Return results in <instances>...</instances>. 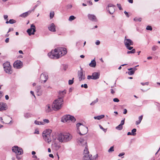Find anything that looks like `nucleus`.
I'll return each instance as SVG.
<instances>
[{
    "label": "nucleus",
    "instance_id": "1",
    "mask_svg": "<svg viewBox=\"0 0 160 160\" xmlns=\"http://www.w3.org/2000/svg\"><path fill=\"white\" fill-rule=\"evenodd\" d=\"M67 53L66 49L63 48H55L54 51H51L48 53L49 58L52 59H58L61 57L62 55Z\"/></svg>",
    "mask_w": 160,
    "mask_h": 160
},
{
    "label": "nucleus",
    "instance_id": "2",
    "mask_svg": "<svg viewBox=\"0 0 160 160\" xmlns=\"http://www.w3.org/2000/svg\"><path fill=\"white\" fill-rule=\"evenodd\" d=\"M72 136L69 133H61L59 135L58 139L60 142H67L71 140Z\"/></svg>",
    "mask_w": 160,
    "mask_h": 160
},
{
    "label": "nucleus",
    "instance_id": "3",
    "mask_svg": "<svg viewBox=\"0 0 160 160\" xmlns=\"http://www.w3.org/2000/svg\"><path fill=\"white\" fill-rule=\"evenodd\" d=\"M52 130L50 129H46L43 131L42 133L43 139L46 142L49 143L51 141L50 134Z\"/></svg>",
    "mask_w": 160,
    "mask_h": 160
},
{
    "label": "nucleus",
    "instance_id": "4",
    "mask_svg": "<svg viewBox=\"0 0 160 160\" xmlns=\"http://www.w3.org/2000/svg\"><path fill=\"white\" fill-rule=\"evenodd\" d=\"M63 100L60 98V100L57 99L55 100L52 104V108L55 111L60 109L62 106Z\"/></svg>",
    "mask_w": 160,
    "mask_h": 160
},
{
    "label": "nucleus",
    "instance_id": "5",
    "mask_svg": "<svg viewBox=\"0 0 160 160\" xmlns=\"http://www.w3.org/2000/svg\"><path fill=\"white\" fill-rule=\"evenodd\" d=\"M78 142L80 145L82 146L85 147V149L83 152V154L84 155L88 154L89 152L88 148V145L86 141L83 138H80L78 141Z\"/></svg>",
    "mask_w": 160,
    "mask_h": 160
},
{
    "label": "nucleus",
    "instance_id": "6",
    "mask_svg": "<svg viewBox=\"0 0 160 160\" xmlns=\"http://www.w3.org/2000/svg\"><path fill=\"white\" fill-rule=\"evenodd\" d=\"M3 66L4 71L6 73L9 74H11L12 73V71L11 69V67L9 62H7L4 63L3 64Z\"/></svg>",
    "mask_w": 160,
    "mask_h": 160
},
{
    "label": "nucleus",
    "instance_id": "7",
    "mask_svg": "<svg viewBox=\"0 0 160 160\" xmlns=\"http://www.w3.org/2000/svg\"><path fill=\"white\" fill-rule=\"evenodd\" d=\"M70 120L73 122H75L76 121L75 118L74 116L67 114L64 115L62 118L61 121L63 122H66Z\"/></svg>",
    "mask_w": 160,
    "mask_h": 160
},
{
    "label": "nucleus",
    "instance_id": "8",
    "mask_svg": "<svg viewBox=\"0 0 160 160\" xmlns=\"http://www.w3.org/2000/svg\"><path fill=\"white\" fill-rule=\"evenodd\" d=\"M12 150L13 152L15 153L17 155H21L23 153L22 149L17 146H15L12 147Z\"/></svg>",
    "mask_w": 160,
    "mask_h": 160
},
{
    "label": "nucleus",
    "instance_id": "9",
    "mask_svg": "<svg viewBox=\"0 0 160 160\" xmlns=\"http://www.w3.org/2000/svg\"><path fill=\"white\" fill-rule=\"evenodd\" d=\"M28 35L31 36L32 35L34 34L35 32H36V27L33 24H32L31 25V27L28 29L27 31Z\"/></svg>",
    "mask_w": 160,
    "mask_h": 160
},
{
    "label": "nucleus",
    "instance_id": "10",
    "mask_svg": "<svg viewBox=\"0 0 160 160\" xmlns=\"http://www.w3.org/2000/svg\"><path fill=\"white\" fill-rule=\"evenodd\" d=\"M23 65L22 62L19 60H17L13 63V67L17 69L21 68Z\"/></svg>",
    "mask_w": 160,
    "mask_h": 160
},
{
    "label": "nucleus",
    "instance_id": "11",
    "mask_svg": "<svg viewBox=\"0 0 160 160\" xmlns=\"http://www.w3.org/2000/svg\"><path fill=\"white\" fill-rule=\"evenodd\" d=\"M106 9L110 14H112L115 11L114 6L112 4H109L106 8Z\"/></svg>",
    "mask_w": 160,
    "mask_h": 160
},
{
    "label": "nucleus",
    "instance_id": "12",
    "mask_svg": "<svg viewBox=\"0 0 160 160\" xmlns=\"http://www.w3.org/2000/svg\"><path fill=\"white\" fill-rule=\"evenodd\" d=\"M48 79V76L46 73L44 72L42 73L40 76V79L41 82L45 83Z\"/></svg>",
    "mask_w": 160,
    "mask_h": 160
},
{
    "label": "nucleus",
    "instance_id": "13",
    "mask_svg": "<svg viewBox=\"0 0 160 160\" xmlns=\"http://www.w3.org/2000/svg\"><path fill=\"white\" fill-rule=\"evenodd\" d=\"M124 43L126 47L130 45H133V42L130 39H127L126 37H125L124 40Z\"/></svg>",
    "mask_w": 160,
    "mask_h": 160
},
{
    "label": "nucleus",
    "instance_id": "14",
    "mask_svg": "<svg viewBox=\"0 0 160 160\" xmlns=\"http://www.w3.org/2000/svg\"><path fill=\"white\" fill-rule=\"evenodd\" d=\"M78 77L79 80L80 81H82V79L84 80L85 79V75H83L82 69L81 68L80 71L78 72Z\"/></svg>",
    "mask_w": 160,
    "mask_h": 160
},
{
    "label": "nucleus",
    "instance_id": "15",
    "mask_svg": "<svg viewBox=\"0 0 160 160\" xmlns=\"http://www.w3.org/2000/svg\"><path fill=\"white\" fill-rule=\"evenodd\" d=\"M81 131L82 133H81V132L79 131V134L81 136L83 135H85L88 132V128L84 126H82V127Z\"/></svg>",
    "mask_w": 160,
    "mask_h": 160
},
{
    "label": "nucleus",
    "instance_id": "16",
    "mask_svg": "<svg viewBox=\"0 0 160 160\" xmlns=\"http://www.w3.org/2000/svg\"><path fill=\"white\" fill-rule=\"evenodd\" d=\"M8 109L7 104L3 102H0V111H3Z\"/></svg>",
    "mask_w": 160,
    "mask_h": 160
},
{
    "label": "nucleus",
    "instance_id": "17",
    "mask_svg": "<svg viewBox=\"0 0 160 160\" xmlns=\"http://www.w3.org/2000/svg\"><path fill=\"white\" fill-rule=\"evenodd\" d=\"M66 93V92L65 90L62 91H59L58 92L59 98L58 99L60 100V99L61 98L62 100H63V98Z\"/></svg>",
    "mask_w": 160,
    "mask_h": 160
},
{
    "label": "nucleus",
    "instance_id": "18",
    "mask_svg": "<svg viewBox=\"0 0 160 160\" xmlns=\"http://www.w3.org/2000/svg\"><path fill=\"white\" fill-rule=\"evenodd\" d=\"M88 19L91 21L93 22H97V18L95 15L93 14H89L88 15Z\"/></svg>",
    "mask_w": 160,
    "mask_h": 160
},
{
    "label": "nucleus",
    "instance_id": "19",
    "mask_svg": "<svg viewBox=\"0 0 160 160\" xmlns=\"http://www.w3.org/2000/svg\"><path fill=\"white\" fill-rule=\"evenodd\" d=\"M48 29L51 32H55L56 31V26L53 23H52L49 25L48 27Z\"/></svg>",
    "mask_w": 160,
    "mask_h": 160
},
{
    "label": "nucleus",
    "instance_id": "20",
    "mask_svg": "<svg viewBox=\"0 0 160 160\" xmlns=\"http://www.w3.org/2000/svg\"><path fill=\"white\" fill-rule=\"evenodd\" d=\"M100 75V73L99 72H94L92 73V79H98L99 78Z\"/></svg>",
    "mask_w": 160,
    "mask_h": 160
},
{
    "label": "nucleus",
    "instance_id": "21",
    "mask_svg": "<svg viewBox=\"0 0 160 160\" xmlns=\"http://www.w3.org/2000/svg\"><path fill=\"white\" fill-rule=\"evenodd\" d=\"M52 110V106L51 107L50 105L48 104L45 107V110L46 112L49 113L51 112Z\"/></svg>",
    "mask_w": 160,
    "mask_h": 160
},
{
    "label": "nucleus",
    "instance_id": "22",
    "mask_svg": "<svg viewBox=\"0 0 160 160\" xmlns=\"http://www.w3.org/2000/svg\"><path fill=\"white\" fill-rule=\"evenodd\" d=\"M92 157V155L91 154H86L84 155L82 160H92L91 159V157Z\"/></svg>",
    "mask_w": 160,
    "mask_h": 160
},
{
    "label": "nucleus",
    "instance_id": "23",
    "mask_svg": "<svg viewBox=\"0 0 160 160\" xmlns=\"http://www.w3.org/2000/svg\"><path fill=\"white\" fill-rule=\"evenodd\" d=\"M32 12V11L29 10L27 12H24L20 15L19 16L22 18H26Z\"/></svg>",
    "mask_w": 160,
    "mask_h": 160
},
{
    "label": "nucleus",
    "instance_id": "24",
    "mask_svg": "<svg viewBox=\"0 0 160 160\" xmlns=\"http://www.w3.org/2000/svg\"><path fill=\"white\" fill-rule=\"evenodd\" d=\"M52 146L54 149L56 150H58L60 147V146L56 142H54L53 144H52Z\"/></svg>",
    "mask_w": 160,
    "mask_h": 160
},
{
    "label": "nucleus",
    "instance_id": "25",
    "mask_svg": "<svg viewBox=\"0 0 160 160\" xmlns=\"http://www.w3.org/2000/svg\"><path fill=\"white\" fill-rule=\"evenodd\" d=\"M89 65L90 67L93 68L95 67L96 65V63L95 58L91 61Z\"/></svg>",
    "mask_w": 160,
    "mask_h": 160
},
{
    "label": "nucleus",
    "instance_id": "26",
    "mask_svg": "<svg viewBox=\"0 0 160 160\" xmlns=\"http://www.w3.org/2000/svg\"><path fill=\"white\" fill-rule=\"evenodd\" d=\"M142 118H143V115H141V116H140L139 117L138 120L136 122V125H138L140 123L141 121L142 120Z\"/></svg>",
    "mask_w": 160,
    "mask_h": 160
},
{
    "label": "nucleus",
    "instance_id": "27",
    "mask_svg": "<svg viewBox=\"0 0 160 160\" xmlns=\"http://www.w3.org/2000/svg\"><path fill=\"white\" fill-rule=\"evenodd\" d=\"M24 116L26 118H28L32 117V115L31 113H26L24 114Z\"/></svg>",
    "mask_w": 160,
    "mask_h": 160
},
{
    "label": "nucleus",
    "instance_id": "28",
    "mask_svg": "<svg viewBox=\"0 0 160 160\" xmlns=\"http://www.w3.org/2000/svg\"><path fill=\"white\" fill-rule=\"evenodd\" d=\"M104 117V115H101L97 116H95L94 117V118L95 119L100 120L101 119L103 118Z\"/></svg>",
    "mask_w": 160,
    "mask_h": 160
},
{
    "label": "nucleus",
    "instance_id": "29",
    "mask_svg": "<svg viewBox=\"0 0 160 160\" xmlns=\"http://www.w3.org/2000/svg\"><path fill=\"white\" fill-rule=\"evenodd\" d=\"M98 101V98H97L94 101H92L90 104V105L91 106L94 105L96 103H97Z\"/></svg>",
    "mask_w": 160,
    "mask_h": 160
},
{
    "label": "nucleus",
    "instance_id": "30",
    "mask_svg": "<svg viewBox=\"0 0 160 160\" xmlns=\"http://www.w3.org/2000/svg\"><path fill=\"white\" fill-rule=\"evenodd\" d=\"M137 131V129L136 128L133 129L131 131L132 134V136H135L136 134V133Z\"/></svg>",
    "mask_w": 160,
    "mask_h": 160
},
{
    "label": "nucleus",
    "instance_id": "31",
    "mask_svg": "<svg viewBox=\"0 0 160 160\" xmlns=\"http://www.w3.org/2000/svg\"><path fill=\"white\" fill-rule=\"evenodd\" d=\"M43 122H39L37 120H35L34 121V123L36 125H43Z\"/></svg>",
    "mask_w": 160,
    "mask_h": 160
},
{
    "label": "nucleus",
    "instance_id": "32",
    "mask_svg": "<svg viewBox=\"0 0 160 160\" xmlns=\"http://www.w3.org/2000/svg\"><path fill=\"white\" fill-rule=\"evenodd\" d=\"M122 128H123L122 126L119 124L118 126H117L115 128L117 130H121L122 129Z\"/></svg>",
    "mask_w": 160,
    "mask_h": 160
},
{
    "label": "nucleus",
    "instance_id": "33",
    "mask_svg": "<svg viewBox=\"0 0 160 160\" xmlns=\"http://www.w3.org/2000/svg\"><path fill=\"white\" fill-rule=\"evenodd\" d=\"M138 66V65L134 67L133 68H128V70H132L133 71H134V72H135V71H136L137 69V68H136V67Z\"/></svg>",
    "mask_w": 160,
    "mask_h": 160
},
{
    "label": "nucleus",
    "instance_id": "34",
    "mask_svg": "<svg viewBox=\"0 0 160 160\" xmlns=\"http://www.w3.org/2000/svg\"><path fill=\"white\" fill-rule=\"evenodd\" d=\"M135 52H136L135 49H133L131 51H128L127 52V53L128 54L134 53Z\"/></svg>",
    "mask_w": 160,
    "mask_h": 160
},
{
    "label": "nucleus",
    "instance_id": "35",
    "mask_svg": "<svg viewBox=\"0 0 160 160\" xmlns=\"http://www.w3.org/2000/svg\"><path fill=\"white\" fill-rule=\"evenodd\" d=\"M158 48V47L156 45L153 46L152 48V50L153 51H156Z\"/></svg>",
    "mask_w": 160,
    "mask_h": 160
},
{
    "label": "nucleus",
    "instance_id": "36",
    "mask_svg": "<svg viewBox=\"0 0 160 160\" xmlns=\"http://www.w3.org/2000/svg\"><path fill=\"white\" fill-rule=\"evenodd\" d=\"M129 71L128 72V74L129 75H133L135 72L134 71H133L132 70H129Z\"/></svg>",
    "mask_w": 160,
    "mask_h": 160
},
{
    "label": "nucleus",
    "instance_id": "37",
    "mask_svg": "<svg viewBox=\"0 0 160 160\" xmlns=\"http://www.w3.org/2000/svg\"><path fill=\"white\" fill-rule=\"evenodd\" d=\"M9 23L12 24L15 23L16 22V21L13 19H11L9 20Z\"/></svg>",
    "mask_w": 160,
    "mask_h": 160
},
{
    "label": "nucleus",
    "instance_id": "38",
    "mask_svg": "<svg viewBox=\"0 0 160 160\" xmlns=\"http://www.w3.org/2000/svg\"><path fill=\"white\" fill-rule=\"evenodd\" d=\"M141 20L142 18H134V20L135 21L141 22Z\"/></svg>",
    "mask_w": 160,
    "mask_h": 160
},
{
    "label": "nucleus",
    "instance_id": "39",
    "mask_svg": "<svg viewBox=\"0 0 160 160\" xmlns=\"http://www.w3.org/2000/svg\"><path fill=\"white\" fill-rule=\"evenodd\" d=\"M75 18V17L74 16H70L69 18V20L70 21H72V20H74Z\"/></svg>",
    "mask_w": 160,
    "mask_h": 160
},
{
    "label": "nucleus",
    "instance_id": "40",
    "mask_svg": "<svg viewBox=\"0 0 160 160\" xmlns=\"http://www.w3.org/2000/svg\"><path fill=\"white\" fill-rule=\"evenodd\" d=\"M74 78L72 80H69L68 81V84L69 85H71L73 83Z\"/></svg>",
    "mask_w": 160,
    "mask_h": 160
},
{
    "label": "nucleus",
    "instance_id": "41",
    "mask_svg": "<svg viewBox=\"0 0 160 160\" xmlns=\"http://www.w3.org/2000/svg\"><path fill=\"white\" fill-rule=\"evenodd\" d=\"M98 154H96L95 155H94L92 157V156L91 157V159L92 160H95L96 158H98Z\"/></svg>",
    "mask_w": 160,
    "mask_h": 160
},
{
    "label": "nucleus",
    "instance_id": "42",
    "mask_svg": "<svg viewBox=\"0 0 160 160\" xmlns=\"http://www.w3.org/2000/svg\"><path fill=\"white\" fill-rule=\"evenodd\" d=\"M40 3V2L39 1H38L37 2V5H35L34 7V8L31 11H34V10L35 9V8L38 6L39 5Z\"/></svg>",
    "mask_w": 160,
    "mask_h": 160
},
{
    "label": "nucleus",
    "instance_id": "43",
    "mask_svg": "<svg viewBox=\"0 0 160 160\" xmlns=\"http://www.w3.org/2000/svg\"><path fill=\"white\" fill-rule=\"evenodd\" d=\"M146 29L148 30L152 31V28L151 26H148L146 27Z\"/></svg>",
    "mask_w": 160,
    "mask_h": 160
},
{
    "label": "nucleus",
    "instance_id": "44",
    "mask_svg": "<svg viewBox=\"0 0 160 160\" xmlns=\"http://www.w3.org/2000/svg\"><path fill=\"white\" fill-rule=\"evenodd\" d=\"M54 12H51L50 14V18H53L54 16Z\"/></svg>",
    "mask_w": 160,
    "mask_h": 160
},
{
    "label": "nucleus",
    "instance_id": "45",
    "mask_svg": "<svg viewBox=\"0 0 160 160\" xmlns=\"http://www.w3.org/2000/svg\"><path fill=\"white\" fill-rule=\"evenodd\" d=\"M114 151L113 147L112 146L108 149V152H110Z\"/></svg>",
    "mask_w": 160,
    "mask_h": 160
},
{
    "label": "nucleus",
    "instance_id": "46",
    "mask_svg": "<svg viewBox=\"0 0 160 160\" xmlns=\"http://www.w3.org/2000/svg\"><path fill=\"white\" fill-rule=\"evenodd\" d=\"M99 127H100V129L104 131V132H106V131H107L106 129L103 128L100 125H99Z\"/></svg>",
    "mask_w": 160,
    "mask_h": 160
},
{
    "label": "nucleus",
    "instance_id": "47",
    "mask_svg": "<svg viewBox=\"0 0 160 160\" xmlns=\"http://www.w3.org/2000/svg\"><path fill=\"white\" fill-rule=\"evenodd\" d=\"M113 101L115 102H118L119 101V100L118 98H115L113 99Z\"/></svg>",
    "mask_w": 160,
    "mask_h": 160
},
{
    "label": "nucleus",
    "instance_id": "48",
    "mask_svg": "<svg viewBox=\"0 0 160 160\" xmlns=\"http://www.w3.org/2000/svg\"><path fill=\"white\" fill-rule=\"evenodd\" d=\"M117 5L120 10H121L122 9V8L120 4L118 3L117 4Z\"/></svg>",
    "mask_w": 160,
    "mask_h": 160
},
{
    "label": "nucleus",
    "instance_id": "49",
    "mask_svg": "<svg viewBox=\"0 0 160 160\" xmlns=\"http://www.w3.org/2000/svg\"><path fill=\"white\" fill-rule=\"evenodd\" d=\"M141 84L143 86L145 85H148L149 84V82H141Z\"/></svg>",
    "mask_w": 160,
    "mask_h": 160
},
{
    "label": "nucleus",
    "instance_id": "50",
    "mask_svg": "<svg viewBox=\"0 0 160 160\" xmlns=\"http://www.w3.org/2000/svg\"><path fill=\"white\" fill-rule=\"evenodd\" d=\"M126 48L129 50H131L132 49L133 47H131L130 46H128L126 47Z\"/></svg>",
    "mask_w": 160,
    "mask_h": 160
},
{
    "label": "nucleus",
    "instance_id": "51",
    "mask_svg": "<svg viewBox=\"0 0 160 160\" xmlns=\"http://www.w3.org/2000/svg\"><path fill=\"white\" fill-rule=\"evenodd\" d=\"M125 118H124L121 121V123L120 124V125H123L124 124V121H125Z\"/></svg>",
    "mask_w": 160,
    "mask_h": 160
},
{
    "label": "nucleus",
    "instance_id": "52",
    "mask_svg": "<svg viewBox=\"0 0 160 160\" xmlns=\"http://www.w3.org/2000/svg\"><path fill=\"white\" fill-rule=\"evenodd\" d=\"M72 7V6L71 4H68L67 5V8L68 9L71 8Z\"/></svg>",
    "mask_w": 160,
    "mask_h": 160
},
{
    "label": "nucleus",
    "instance_id": "53",
    "mask_svg": "<svg viewBox=\"0 0 160 160\" xmlns=\"http://www.w3.org/2000/svg\"><path fill=\"white\" fill-rule=\"evenodd\" d=\"M43 122H44L46 123H48L49 122V120L48 119H44L43 120Z\"/></svg>",
    "mask_w": 160,
    "mask_h": 160
},
{
    "label": "nucleus",
    "instance_id": "54",
    "mask_svg": "<svg viewBox=\"0 0 160 160\" xmlns=\"http://www.w3.org/2000/svg\"><path fill=\"white\" fill-rule=\"evenodd\" d=\"M125 153L124 152H122L121 153H120L119 154V155H118V156L119 157H121V156H123L125 155Z\"/></svg>",
    "mask_w": 160,
    "mask_h": 160
},
{
    "label": "nucleus",
    "instance_id": "55",
    "mask_svg": "<svg viewBox=\"0 0 160 160\" xmlns=\"http://www.w3.org/2000/svg\"><path fill=\"white\" fill-rule=\"evenodd\" d=\"M87 79H92V75H88L87 76Z\"/></svg>",
    "mask_w": 160,
    "mask_h": 160
},
{
    "label": "nucleus",
    "instance_id": "56",
    "mask_svg": "<svg viewBox=\"0 0 160 160\" xmlns=\"http://www.w3.org/2000/svg\"><path fill=\"white\" fill-rule=\"evenodd\" d=\"M14 30L13 28H9L8 31V33L9 32L11 31H13Z\"/></svg>",
    "mask_w": 160,
    "mask_h": 160
},
{
    "label": "nucleus",
    "instance_id": "57",
    "mask_svg": "<svg viewBox=\"0 0 160 160\" xmlns=\"http://www.w3.org/2000/svg\"><path fill=\"white\" fill-rule=\"evenodd\" d=\"M124 12L127 17H129V16L128 12H127L126 11H125Z\"/></svg>",
    "mask_w": 160,
    "mask_h": 160
},
{
    "label": "nucleus",
    "instance_id": "58",
    "mask_svg": "<svg viewBox=\"0 0 160 160\" xmlns=\"http://www.w3.org/2000/svg\"><path fill=\"white\" fill-rule=\"evenodd\" d=\"M100 41L99 40H97L96 42H95V44L97 45H99L100 44Z\"/></svg>",
    "mask_w": 160,
    "mask_h": 160
},
{
    "label": "nucleus",
    "instance_id": "59",
    "mask_svg": "<svg viewBox=\"0 0 160 160\" xmlns=\"http://www.w3.org/2000/svg\"><path fill=\"white\" fill-rule=\"evenodd\" d=\"M82 125V124L80 123H78L77 124V127L78 128L79 127H80L81 125Z\"/></svg>",
    "mask_w": 160,
    "mask_h": 160
},
{
    "label": "nucleus",
    "instance_id": "60",
    "mask_svg": "<svg viewBox=\"0 0 160 160\" xmlns=\"http://www.w3.org/2000/svg\"><path fill=\"white\" fill-rule=\"evenodd\" d=\"M9 38H7L5 40V42L6 43H8L9 41Z\"/></svg>",
    "mask_w": 160,
    "mask_h": 160
},
{
    "label": "nucleus",
    "instance_id": "61",
    "mask_svg": "<svg viewBox=\"0 0 160 160\" xmlns=\"http://www.w3.org/2000/svg\"><path fill=\"white\" fill-rule=\"evenodd\" d=\"M156 105L158 107V109L160 110V104L158 103H157V104Z\"/></svg>",
    "mask_w": 160,
    "mask_h": 160
},
{
    "label": "nucleus",
    "instance_id": "62",
    "mask_svg": "<svg viewBox=\"0 0 160 160\" xmlns=\"http://www.w3.org/2000/svg\"><path fill=\"white\" fill-rule=\"evenodd\" d=\"M83 87L84 88H88V86L87 84H84L83 85Z\"/></svg>",
    "mask_w": 160,
    "mask_h": 160
},
{
    "label": "nucleus",
    "instance_id": "63",
    "mask_svg": "<svg viewBox=\"0 0 160 160\" xmlns=\"http://www.w3.org/2000/svg\"><path fill=\"white\" fill-rule=\"evenodd\" d=\"M127 112V110L126 109H124L123 113L124 114H126Z\"/></svg>",
    "mask_w": 160,
    "mask_h": 160
},
{
    "label": "nucleus",
    "instance_id": "64",
    "mask_svg": "<svg viewBox=\"0 0 160 160\" xmlns=\"http://www.w3.org/2000/svg\"><path fill=\"white\" fill-rule=\"evenodd\" d=\"M111 92L112 94H113L115 92L112 89H111Z\"/></svg>",
    "mask_w": 160,
    "mask_h": 160
}]
</instances>
